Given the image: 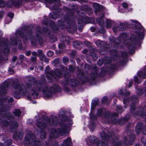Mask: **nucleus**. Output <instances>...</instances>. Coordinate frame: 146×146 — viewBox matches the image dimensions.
<instances>
[{"label": "nucleus", "instance_id": "nucleus-1", "mask_svg": "<svg viewBox=\"0 0 146 146\" xmlns=\"http://www.w3.org/2000/svg\"><path fill=\"white\" fill-rule=\"evenodd\" d=\"M26 88H25L23 84L20 85L19 83L14 84L13 87L16 90L13 93L14 96L16 98H19L21 96L23 95L28 92L37 97L38 94L36 92L40 90V88L42 85L38 83L35 84L34 87H35V89L34 88V87H32V89H30L31 86L29 84H26Z\"/></svg>", "mask_w": 146, "mask_h": 146}, {"label": "nucleus", "instance_id": "nucleus-2", "mask_svg": "<svg viewBox=\"0 0 146 146\" xmlns=\"http://www.w3.org/2000/svg\"><path fill=\"white\" fill-rule=\"evenodd\" d=\"M57 122V118L54 117L50 118L49 120H45L44 121H43L42 123L40 121H38L36 123V125L38 127L43 129L46 126L48 123L49 125L50 126L52 125H55ZM40 138L42 139H44L45 138L46 133L44 129H42V132L40 133Z\"/></svg>", "mask_w": 146, "mask_h": 146}, {"label": "nucleus", "instance_id": "nucleus-3", "mask_svg": "<svg viewBox=\"0 0 146 146\" xmlns=\"http://www.w3.org/2000/svg\"><path fill=\"white\" fill-rule=\"evenodd\" d=\"M30 144L32 146H43L41 143L36 141L34 135L31 132H28L27 134L25 139L24 144L27 145Z\"/></svg>", "mask_w": 146, "mask_h": 146}, {"label": "nucleus", "instance_id": "nucleus-4", "mask_svg": "<svg viewBox=\"0 0 146 146\" xmlns=\"http://www.w3.org/2000/svg\"><path fill=\"white\" fill-rule=\"evenodd\" d=\"M32 32L31 30L27 31L25 36H23V33L20 31L18 32V34L23 39V41L25 42L28 39H30L31 40L32 44L34 46H35L36 44V40L34 36H31Z\"/></svg>", "mask_w": 146, "mask_h": 146}, {"label": "nucleus", "instance_id": "nucleus-5", "mask_svg": "<svg viewBox=\"0 0 146 146\" xmlns=\"http://www.w3.org/2000/svg\"><path fill=\"white\" fill-rule=\"evenodd\" d=\"M58 86L56 85L53 86L52 88H50L49 89H48L47 87L46 86L43 88L42 90L43 93L44 95L47 97H50L53 92L56 90Z\"/></svg>", "mask_w": 146, "mask_h": 146}, {"label": "nucleus", "instance_id": "nucleus-6", "mask_svg": "<svg viewBox=\"0 0 146 146\" xmlns=\"http://www.w3.org/2000/svg\"><path fill=\"white\" fill-rule=\"evenodd\" d=\"M66 133V130L64 129H60L57 131L56 129H52L51 131L50 136L51 137L55 138L57 137L59 134H60L61 135H64Z\"/></svg>", "mask_w": 146, "mask_h": 146}, {"label": "nucleus", "instance_id": "nucleus-7", "mask_svg": "<svg viewBox=\"0 0 146 146\" xmlns=\"http://www.w3.org/2000/svg\"><path fill=\"white\" fill-rule=\"evenodd\" d=\"M67 70V68L65 67H62L60 71L58 69H57L56 70L55 73L56 76L58 78H60L62 76V73H66L65 72Z\"/></svg>", "mask_w": 146, "mask_h": 146}, {"label": "nucleus", "instance_id": "nucleus-8", "mask_svg": "<svg viewBox=\"0 0 146 146\" xmlns=\"http://www.w3.org/2000/svg\"><path fill=\"white\" fill-rule=\"evenodd\" d=\"M16 0H9L7 3V6L9 7H16Z\"/></svg>", "mask_w": 146, "mask_h": 146}, {"label": "nucleus", "instance_id": "nucleus-9", "mask_svg": "<svg viewBox=\"0 0 146 146\" xmlns=\"http://www.w3.org/2000/svg\"><path fill=\"white\" fill-rule=\"evenodd\" d=\"M71 144V139L70 138H68L64 141L62 146H68Z\"/></svg>", "mask_w": 146, "mask_h": 146}, {"label": "nucleus", "instance_id": "nucleus-10", "mask_svg": "<svg viewBox=\"0 0 146 146\" xmlns=\"http://www.w3.org/2000/svg\"><path fill=\"white\" fill-rule=\"evenodd\" d=\"M71 40V38L68 36H63L61 37L60 40L61 41L67 42V43H70V41Z\"/></svg>", "mask_w": 146, "mask_h": 146}, {"label": "nucleus", "instance_id": "nucleus-11", "mask_svg": "<svg viewBox=\"0 0 146 146\" xmlns=\"http://www.w3.org/2000/svg\"><path fill=\"white\" fill-rule=\"evenodd\" d=\"M47 75V78L50 80H52V78H54L55 77L53 75L54 72L52 71H51L50 72L46 71Z\"/></svg>", "mask_w": 146, "mask_h": 146}, {"label": "nucleus", "instance_id": "nucleus-12", "mask_svg": "<svg viewBox=\"0 0 146 146\" xmlns=\"http://www.w3.org/2000/svg\"><path fill=\"white\" fill-rule=\"evenodd\" d=\"M66 83H65L66 85L69 84L72 86H75L76 84L75 81L73 80L69 79L67 81Z\"/></svg>", "mask_w": 146, "mask_h": 146}, {"label": "nucleus", "instance_id": "nucleus-13", "mask_svg": "<svg viewBox=\"0 0 146 146\" xmlns=\"http://www.w3.org/2000/svg\"><path fill=\"white\" fill-rule=\"evenodd\" d=\"M7 86L4 85L0 87V92L3 94L5 93L6 91L7 90Z\"/></svg>", "mask_w": 146, "mask_h": 146}, {"label": "nucleus", "instance_id": "nucleus-14", "mask_svg": "<svg viewBox=\"0 0 146 146\" xmlns=\"http://www.w3.org/2000/svg\"><path fill=\"white\" fill-rule=\"evenodd\" d=\"M101 6L99 4L97 3H94L93 4V7L96 9L95 10V12L96 13L99 10Z\"/></svg>", "mask_w": 146, "mask_h": 146}, {"label": "nucleus", "instance_id": "nucleus-15", "mask_svg": "<svg viewBox=\"0 0 146 146\" xmlns=\"http://www.w3.org/2000/svg\"><path fill=\"white\" fill-rule=\"evenodd\" d=\"M96 141V138L94 137L90 136L86 140V142L88 143L89 141L92 143H94Z\"/></svg>", "mask_w": 146, "mask_h": 146}, {"label": "nucleus", "instance_id": "nucleus-16", "mask_svg": "<svg viewBox=\"0 0 146 146\" xmlns=\"http://www.w3.org/2000/svg\"><path fill=\"white\" fill-rule=\"evenodd\" d=\"M40 60L41 61L47 62L48 61V60L47 59L46 56L42 54L40 55Z\"/></svg>", "mask_w": 146, "mask_h": 146}, {"label": "nucleus", "instance_id": "nucleus-17", "mask_svg": "<svg viewBox=\"0 0 146 146\" xmlns=\"http://www.w3.org/2000/svg\"><path fill=\"white\" fill-rule=\"evenodd\" d=\"M27 80H28L31 83L32 82H35L36 81L35 79L32 76H28L26 77Z\"/></svg>", "mask_w": 146, "mask_h": 146}, {"label": "nucleus", "instance_id": "nucleus-18", "mask_svg": "<svg viewBox=\"0 0 146 146\" xmlns=\"http://www.w3.org/2000/svg\"><path fill=\"white\" fill-rule=\"evenodd\" d=\"M106 26L107 28H110L112 25V22L110 20L107 19L106 21Z\"/></svg>", "mask_w": 146, "mask_h": 146}, {"label": "nucleus", "instance_id": "nucleus-19", "mask_svg": "<svg viewBox=\"0 0 146 146\" xmlns=\"http://www.w3.org/2000/svg\"><path fill=\"white\" fill-rule=\"evenodd\" d=\"M11 40L12 41L11 42V44L12 45H17V44H19V46H20V47L21 48V45L20 43V41H18V42H17V40H14L13 41H12V40Z\"/></svg>", "mask_w": 146, "mask_h": 146}, {"label": "nucleus", "instance_id": "nucleus-20", "mask_svg": "<svg viewBox=\"0 0 146 146\" xmlns=\"http://www.w3.org/2000/svg\"><path fill=\"white\" fill-rule=\"evenodd\" d=\"M100 135L102 139L106 140V139H108V138L104 132H102L100 134Z\"/></svg>", "mask_w": 146, "mask_h": 146}, {"label": "nucleus", "instance_id": "nucleus-21", "mask_svg": "<svg viewBox=\"0 0 146 146\" xmlns=\"http://www.w3.org/2000/svg\"><path fill=\"white\" fill-rule=\"evenodd\" d=\"M113 144L115 146H121V143L120 141L116 140L115 141H113Z\"/></svg>", "mask_w": 146, "mask_h": 146}, {"label": "nucleus", "instance_id": "nucleus-22", "mask_svg": "<svg viewBox=\"0 0 146 146\" xmlns=\"http://www.w3.org/2000/svg\"><path fill=\"white\" fill-rule=\"evenodd\" d=\"M22 2L21 0H18L17 1L16 0V7H19L22 5Z\"/></svg>", "mask_w": 146, "mask_h": 146}, {"label": "nucleus", "instance_id": "nucleus-23", "mask_svg": "<svg viewBox=\"0 0 146 146\" xmlns=\"http://www.w3.org/2000/svg\"><path fill=\"white\" fill-rule=\"evenodd\" d=\"M73 46L75 48H76L77 46H79L81 44V43L78 41L73 42Z\"/></svg>", "mask_w": 146, "mask_h": 146}, {"label": "nucleus", "instance_id": "nucleus-24", "mask_svg": "<svg viewBox=\"0 0 146 146\" xmlns=\"http://www.w3.org/2000/svg\"><path fill=\"white\" fill-rule=\"evenodd\" d=\"M13 113L16 116H19L21 113V112L19 110H15Z\"/></svg>", "mask_w": 146, "mask_h": 146}, {"label": "nucleus", "instance_id": "nucleus-25", "mask_svg": "<svg viewBox=\"0 0 146 146\" xmlns=\"http://www.w3.org/2000/svg\"><path fill=\"white\" fill-rule=\"evenodd\" d=\"M18 126V124L16 122L13 123L11 126V129H12L13 128L15 129Z\"/></svg>", "mask_w": 146, "mask_h": 146}, {"label": "nucleus", "instance_id": "nucleus-26", "mask_svg": "<svg viewBox=\"0 0 146 146\" xmlns=\"http://www.w3.org/2000/svg\"><path fill=\"white\" fill-rule=\"evenodd\" d=\"M119 93L121 94H123L125 96L128 95L129 94V92H127L126 93H125V91L124 90H120L119 92Z\"/></svg>", "mask_w": 146, "mask_h": 146}, {"label": "nucleus", "instance_id": "nucleus-27", "mask_svg": "<svg viewBox=\"0 0 146 146\" xmlns=\"http://www.w3.org/2000/svg\"><path fill=\"white\" fill-rule=\"evenodd\" d=\"M97 146H106V145L103 141H100L97 144Z\"/></svg>", "mask_w": 146, "mask_h": 146}, {"label": "nucleus", "instance_id": "nucleus-28", "mask_svg": "<svg viewBox=\"0 0 146 146\" xmlns=\"http://www.w3.org/2000/svg\"><path fill=\"white\" fill-rule=\"evenodd\" d=\"M102 42L100 40H97L96 42V45L100 47L101 45V44H102Z\"/></svg>", "mask_w": 146, "mask_h": 146}, {"label": "nucleus", "instance_id": "nucleus-29", "mask_svg": "<svg viewBox=\"0 0 146 146\" xmlns=\"http://www.w3.org/2000/svg\"><path fill=\"white\" fill-rule=\"evenodd\" d=\"M132 21L133 22H134L135 23H136V25H138V27H136V28H137V29H139L141 28V25H140V23H138L137 21H136V20H135V21Z\"/></svg>", "mask_w": 146, "mask_h": 146}, {"label": "nucleus", "instance_id": "nucleus-30", "mask_svg": "<svg viewBox=\"0 0 146 146\" xmlns=\"http://www.w3.org/2000/svg\"><path fill=\"white\" fill-rule=\"evenodd\" d=\"M142 126V123H139L137 125L136 129H139L140 131L141 129V126Z\"/></svg>", "mask_w": 146, "mask_h": 146}, {"label": "nucleus", "instance_id": "nucleus-31", "mask_svg": "<svg viewBox=\"0 0 146 146\" xmlns=\"http://www.w3.org/2000/svg\"><path fill=\"white\" fill-rule=\"evenodd\" d=\"M5 3L3 0H0V7H3L5 6Z\"/></svg>", "mask_w": 146, "mask_h": 146}, {"label": "nucleus", "instance_id": "nucleus-32", "mask_svg": "<svg viewBox=\"0 0 146 146\" xmlns=\"http://www.w3.org/2000/svg\"><path fill=\"white\" fill-rule=\"evenodd\" d=\"M83 75V73L80 72L78 73L77 74V77L79 78H82Z\"/></svg>", "mask_w": 146, "mask_h": 146}, {"label": "nucleus", "instance_id": "nucleus-33", "mask_svg": "<svg viewBox=\"0 0 146 146\" xmlns=\"http://www.w3.org/2000/svg\"><path fill=\"white\" fill-rule=\"evenodd\" d=\"M108 100L107 98L105 96L102 99V101L103 103H106Z\"/></svg>", "mask_w": 146, "mask_h": 146}, {"label": "nucleus", "instance_id": "nucleus-34", "mask_svg": "<svg viewBox=\"0 0 146 146\" xmlns=\"http://www.w3.org/2000/svg\"><path fill=\"white\" fill-rule=\"evenodd\" d=\"M53 54V52L51 51H49L48 52L47 54L48 56H51Z\"/></svg>", "mask_w": 146, "mask_h": 146}, {"label": "nucleus", "instance_id": "nucleus-35", "mask_svg": "<svg viewBox=\"0 0 146 146\" xmlns=\"http://www.w3.org/2000/svg\"><path fill=\"white\" fill-rule=\"evenodd\" d=\"M65 46V45L63 43L59 44H58V47L60 48H62Z\"/></svg>", "mask_w": 146, "mask_h": 146}, {"label": "nucleus", "instance_id": "nucleus-36", "mask_svg": "<svg viewBox=\"0 0 146 146\" xmlns=\"http://www.w3.org/2000/svg\"><path fill=\"white\" fill-rule=\"evenodd\" d=\"M54 0H44V2L46 3H52Z\"/></svg>", "mask_w": 146, "mask_h": 146}, {"label": "nucleus", "instance_id": "nucleus-37", "mask_svg": "<svg viewBox=\"0 0 146 146\" xmlns=\"http://www.w3.org/2000/svg\"><path fill=\"white\" fill-rule=\"evenodd\" d=\"M98 102V100H96V102H93L92 103V107H95L96 105L97 104Z\"/></svg>", "mask_w": 146, "mask_h": 146}, {"label": "nucleus", "instance_id": "nucleus-38", "mask_svg": "<svg viewBox=\"0 0 146 146\" xmlns=\"http://www.w3.org/2000/svg\"><path fill=\"white\" fill-rule=\"evenodd\" d=\"M58 24L59 26L61 27L63 25V23L62 21H58Z\"/></svg>", "mask_w": 146, "mask_h": 146}, {"label": "nucleus", "instance_id": "nucleus-39", "mask_svg": "<svg viewBox=\"0 0 146 146\" xmlns=\"http://www.w3.org/2000/svg\"><path fill=\"white\" fill-rule=\"evenodd\" d=\"M135 108V105L134 104H132L131 105V111L132 112V110H134Z\"/></svg>", "mask_w": 146, "mask_h": 146}, {"label": "nucleus", "instance_id": "nucleus-40", "mask_svg": "<svg viewBox=\"0 0 146 146\" xmlns=\"http://www.w3.org/2000/svg\"><path fill=\"white\" fill-rule=\"evenodd\" d=\"M63 61L64 63L67 62H68V59L66 57H64L63 58Z\"/></svg>", "mask_w": 146, "mask_h": 146}, {"label": "nucleus", "instance_id": "nucleus-41", "mask_svg": "<svg viewBox=\"0 0 146 146\" xmlns=\"http://www.w3.org/2000/svg\"><path fill=\"white\" fill-rule=\"evenodd\" d=\"M20 136L18 137V138L19 139H21L23 137V132L22 131H21L20 133L19 134Z\"/></svg>", "mask_w": 146, "mask_h": 146}, {"label": "nucleus", "instance_id": "nucleus-42", "mask_svg": "<svg viewBox=\"0 0 146 146\" xmlns=\"http://www.w3.org/2000/svg\"><path fill=\"white\" fill-rule=\"evenodd\" d=\"M102 112V109H99L98 111V115L99 116H100L101 115Z\"/></svg>", "mask_w": 146, "mask_h": 146}, {"label": "nucleus", "instance_id": "nucleus-43", "mask_svg": "<svg viewBox=\"0 0 146 146\" xmlns=\"http://www.w3.org/2000/svg\"><path fill=\"white\" fill-rule=\"evenodd\" d=\"M31 60L33 62H35L36 60V58L35 56L32 57L31 58Z\"/></svg>", "mask_w": 146, "mask_h": 146}, {"label": "nucleus", "instance_id": "nucleus-44", "mask_svg": "<svg viewBox=\"0 0 146 146\" xmlns=\"http://www.w3.org/2000/svg\"><path fill=\"white\" fill-rule=\"evenodd\" d=\"M12 142V141L11 140H9L8 141H7L6 142H5L4 144H6L7 143H8V144L7 145V146H7L8 145L11 144V143Z\"/></svg>", "mask_w": 146, "mask_h": 146}, {"label": "nucleus", "instance_id": "nucleus-45", "mask_svg": "<svg viewBox=\"0 0 146 146\" xmlns=\"http://www.w3.org/2000/svg\"><path fill=\"white\" fill-rule=\"evenodd\" d=\"M134 139V136L133 135H131L130 138H129V140L130 141H133Z\"/></svg>", "mask_w": 146, "mask_h": 146}, {"label": "nucleus", "instance_id": "nucleus-46", "mask_svg": "<svg viewBox=\"0 0 146 146\" xmlns=\"http://www.w3.org/2000/svg\"><path fill=\"white\" fill-rule=\"evenodd\" d=\"M121 107L120 106H119L117 107V110L118 112H120L121 111Z\"/></svg>", "mask_w": 146, "mask_h": 146}, {"label": "nucleus", "instance_id": "nucleus-47", "mask_svg": "<svg viewBox=\"0 0 146 146\" xmlns=\"http://www.w3.org/2000/svg\"><path fill=\"white\" fill-rule=\"evenodd\" d=\"M110 40L112 42H113L115 40V38L113 36L110 37Z\"/></svg>", "mask_w": 146, "mask_h": 146}, {"label": "nucleus", "instance_id": "nucleus-48", "mask_svg": "<svg viewBox=\"0 0 146 146\" xmlns=\"http://www.w3.org/2000/svg\"><path fill=\"white\" fill-rule=\"evenodd\" d=\"M122 5L124 8H126L127 7V5L126 3H123L122 4Z\"/></svg>", "mask_w": 146, "mask_h": 146}, {"label": "nucleus", "instance_id": "nucleus-49", "mask_svg": "<svg viewBox=\"0 0 146 146\" xmlns=\"http://www.w3.org/2000/svg\"><path fill=\"white\" fill-rule=\"evenodd\" d=\"M69 70L70 71L72 72L73 71L74 68L72 66H70L69 67Z\"/></svg>", "mask_w": 146, "mask_h": 146}, {"label": "nucleus", "instance_id": "nucleus-50", "mask_svg": "<svg viewBox=\"0 0 146 146\" xmlns=\"http://www.w3.org/2000/svg\"><path fill=\"white\" fill-rule=\"evenodd\" d=\"M122 55L123 56L125 57L127 55V53L125 52H122L121 53Z\"/></svg>", "mask_w": 146, "mask_h": 146}, {"label": "nucleus", "instance_id": "nucleus-51", "mask_svg": "<svg viewBox=\"0 0 146 146\" xmlns=\"http://www.w3.org/2000/svg\"><path fill=\"white\" fill-rule=\"evenodd\" d=\"M14 14L12 13H10L8 14V16L11 18H12Z\"/></svg>", "mask_w": 146, "mask_h": 146}, {"label": "nucleus", "instance_id": "nucleus-52", "mask_svg": "<svg viewBox=\"0 0 146 146\" xmlns=\"http://www.w3.org/2000/svg\"><path fill=\"white\" fill-rule=\"evenodd\" d=\"M31 52L30 51H28L26 53V54L27 56H29L31 54Z\"/></svg>", "mask_w": 146, "mask_h": 146}, {"label": "nucleus", "instance_id": "nucleus-53", "mask_svg": "<svg viewBox=\"0 0 146 146\" xmlns=\"http://www.w3.org/2000/svg\"><path fill=\"white\" fill-rule=\"evenodd\" d=\"M32 54L33 55L35 56H36L38 55L37 53L36 52H33L32 53Z\"/></svg>", "mask_w": 146, "mask_h": 146}, {"label": "nucleus", "instance_id": "nucleus-54", "mask_svg": "<svg viewBox=\"0 0 146 146\" xmlns=\"http://www.w3.org/2000/svg\"><path fill=\"white\" fill-rule=\"evenodd\" d=\"M13 98H10L9 100H8V102H13Z\"/></svg>", "mask_w": 146, "mask_h": 146}, {"label": "nucleus", "instance_id": "nucleus-55", "mask_svg": "<svg viewBox=\"0 0 146 146\" xmlns=\"http://www.w3.org/2000/svg\"><path fill=\"white\" fill-rule=\"evenodd\" d=\"M36 36L37 38H38V40L39 41H40V40H41V38L40 37V36H38V35L37 34L36 35Z\"/></svg>", "mask_w": 146, "mask_h": 146}, {"label": "nucleus", "instance_id": "nucleus-56", "mask_svg": "<svg viewBox=\"0 0 146 146\" xmlns=\"http://www.w3.org/2000/svg\"><path fill=\"white\" fill-rule=\"evenodd\" d=\"M20 58L22 59H23L24 58L25 56L24 55L22 54H21L19 56Z\"/></svg>", "mask_w": 146, "mask_h": 146}, {"label": "nucleus", "instance_id": "nucleus-57", "mask_svg": "<svg viewBox=\"0 0 146 146\" xmlns=\"http://www.w3.org/2000/svg\"><path fill=\"white\" fill-rule=\"evenodd\" d=\"M59 60L58 59H56L54 60V62H55V63L57 64L59 62Z\"/></svg>", "mask_w": 146, "mask_h": 146}, {"label": "nucleus", "instance_id": "nucleus-58", "mask_svg": "<svg viewBox=\"0 0 146 146\" xmlns=\"http://www.w3.org/2000/svg\"><path fill=\"white\" fill-rule=\"evenodd\" d=\"M38 54H40L41 55L42 54V51L41 50H38Z\"/></svg>", "mask_w": 146, "mask_h": 146}, {"label": "nucleus", "instance_id": "nucleus-59", "mask_svg": "<svg viewBox=\"0 0 146 146\" xmlns=\"http://www.w3.org/2000/svg\"><path fill=\"white\" fill-rule=\"evenodd\" d=\"M134 80L135 82H137L138 81V78L137 77H135L134 78Z\"/></svg>", "mask_w": 146, "mask_h": 146}, {"label": "nucleus", "instance_id": "nucleus-60", "mask_svg": "<svg viewBox=\"0 0 146 146\" xmlns=\"http://www.w3.org/2000/svg\"><path fill=\"white\" fill-rule=\"evenodd\" d=\"M5 123H3V124L5 125L6 126H7L8 125V121H5Z\"/></svg>", "mask_w": 146, "mask_h": 146}, {"label": "nucleus", "instance_id": "nucleus-61", "mask_svg": "<svg viewBox=\"0 0 146 146\" xmlns=\"http://www.w3.org/2000/svg\"><path fill=\"white\" fill-rule=\"evenodd\" d=\"M125 29V27H123L122 28L121 27H120V28L119 29V30L123 31Z\"/></svg>", "mask_w": 146, "mask_h": 146}, {"label": "nucleus", "instance_id": "nucleus-62", "mask_svg": "<svg viewBox=\"0 0 146 146\" xmlns=\"http://www.w3.org/2000/svg\"><path fill=\"white\" fill-rule=\"evenodd\" d=\"M143 132L144 134L146 135V129H143Z\"/></svg>", "mask_w": 146, "mask_h": 146}, {"label": "nucleus", "instance_id": "nucleus-63", "mask_svg": "<svg viewBox=\"0 0 146 146\" xmlns=\"http://www.w3.org/2000/svg\"><path fill=\"white\" fill-rule=\"evenodd\" d=\"M132 84V82H130L129 83V85H128L129 87H130L131 86Z\"/></svg>", "mask_w": 146, "mask_h": 146}, {"label": "nucleus", "instance_id": "nucleus-64", "mask_svg": "<svg viewBox=\"0 0 146 146\" xmlns=\"http://www.w3.org/2000/svg\"><path fill=\"white\" fill-rule=\"evenodd\" d=\"M4 51L5 52H6L7 53L8 52H9V49L8 48H7L4 50Z\"/></svg>", "mask_w": 146, "mask_h": 146}]
</instances>
